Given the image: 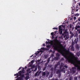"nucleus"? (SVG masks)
Instances as JSON below:
<instances>
[{"label":"nucleus","instance_id":"nucleus-46","mask_svg":"<svg viewBox=\"0 0 80 80\" xmlns=\"http://www.w3.org/2000/svg\"><path fill=\"white\" fill-rule=\"evenodd\" d=\"M17 74H15L14 75V76H17Z\"/></svg>","mask_w":80,"mask_h":80},{"label":"nucleus","instance_id":"nucleus-28","mask_svg":"<svg viewBox=\"0 0 80 80\" xmlns=\"http://www.w3.org/2000/svg\"><path fill=\"white\" fill-rule=\"evenodd\" d=\"M78 31H79V33H80V29H78Z\"/></svg>","mask_w":80,"mask_h":80},{"label":"nucleus","instance_id":"nucleus-9","mask_svg":"<svg viewBox=\"0 0 80 80\" xmlns=\"http://www.w3.org/2000/svg\"><path fill=\"white\" fill-rule=\"evenodd\" d=\"M46 45H50V42L49 41H46Z\"/></svg>","mask_w":80,"mask_h":80},{"label":"nucleus","instance_id":"nucleus-3","mask_svg":"<svg viewBox=\"0 0 80 80\" xmlns=\"http://www.w3.org/2000/svg\"><path fill=\"white\" fill-rule=\"evenodd\" d=\"M62 26H59V32L60 35H61V34H62Z\"/></svg>","mask_w":80,"mask_h":80},{"label":"nucleus","instance_id":"nucleus-30","mask_svg":"<svg viewBox=\"0 0 80 80\" xmlns=\"http://www.w3.org/2000/svg\"><path fill=\"white\" fill-rule=\"evenodd\" d=\"M47 75H49V74H50V73H49V72H47Z\"/></svg>","mask_w":80,"mask_h":80},{"label":"nucleus","instance_id":"nucleus-22","mask_svg":"<svg viewBox=\"0 0 80 80\" xmlns=\"http://www.w3.org/2000/svg\"><path fill=\"white\" fill-rule=\"evenodd\" d=\"M53 34H54V33H53V32H52L51 33V35H52V37H53Z\"/></svg>","mask_w":80,"mask_h":80},{"label":"nucleus","instance_id":"nucleus-36","mask_svg":"<svg viewBox=\"0 0 80 80\" xmlns=\"http://www.w3.org/2000/svg\"><path fill=\"white\" fill-rule=\"evenodd\" d=\"M53 29H54V30H56L57 29V28H53Z\"/></svg>","mask_w":80,"mask_h":80},{"label":"nucleus","instance_id":"nucleus-18","mask_svg":"<svg viewBox=\"0 0 80 80\" xmlns=\"http://www.w3.org/2000/svg\"><path fill=\"white\" fill-rule=\"evenodd\" d=\"M80 52H77L76 54V55L78 56L79 57L80 56Z\"/></svg>","mask_w":80,"mask_h":80},{"label":"nucleus","instance_id":"nucleus-54","mask_svg":"<svg viewBox=\"0 0 80 80\" xmlns=\"http://www.w3.org/2000/svg\"><path fill=\"white\" fill-rule=\"evenodd\" d=\"M49 53H50V50H49Z\"/></svg>","mask_w":80,"mask_h":80},{"label":"nucleus","instance_id":"nucleus-11","mask_svg":"<svg viewBox=\"0 0 80 80\" xmlns=\"http://www.w3.org/2000/svg\"><path fill=\"white\" fill-rule=\"evenodd\" d=\"M30 78V77L29 76H27L25 78V80H28V79H29Z\"/></svg>","mask_w":80,"mask_h":80},{"label":"nucleus","instance_id":"nucleus-50","mask_svg":"<svg viewBox=\"0 0 80 80\" xmlns=\"http://www.w3.org/2000/svg\"><path fill=\"white\" fill-rule=\"evenodd\" d=\"M52 75H53L52 74H51V77H52Z\"/></svg>","mask_w":80,"mask_h":80},{"label":"nucleus","instance_id":"nucleus-32","mask_svg":"<svg viewBox=\"0 0 80 80\" xmlns=\"http://www.w3.org/2000/svg\"><path fill=\"white\" fill-rule=\"evenodd\" d=\"M22 77H24V76H25V75L24 74H22Z\"/></svg>","mask_w":80,"mask_h":80},{"label":"nucleus","instance_id":"nucleus-16","mask_svg":"<svg viewBox=\"0 0 80 80\" xmlns=\"http://www.w3.org/2000/svg\"><path fill=\"white\" fill-rule=\"evenodd\" d=\"M38 70L40 71L41 70V68H40V66L38 65Z\"/></svg>","mask_w":80,"mask_h":80},{"label":"nucleus","instance_id":"nucleus-13","mask_svg":"<svg viewBox=\"0 0 80 80\" xmlns=\"http://www.w3.org/2000/svg\"><path fill=\"white\" fill-rule=\"evenodd\" d=\"M78 42V40L75 39L74 40V43H77Z\"/></svg>","mask_w":80,"mask_h":80},{"label":"nucleus","instance_id":"nucleus-1","mask_svg":"<svg viewBox=\"0 0 80 80\" xmlns=\"http://www.w3.org/2000/svg\"><path fill=\"white\" fill-rule=\"evenodd\" d=\"M64 38H65V40L68 39L69 38V35H68V32L67 31L65 30L63 34Z\"/></svg>","mask_w":80,"mask_h":80},{"label":"nucleus","instance_id":"nucleus-55","mask_svg":"<svg viewBox=\"0 0 80 80\" xmlns=\"http://www.w3.org/2000/svg\"><path fill=\"white\" fill-rule=\"evenodd\" d=\"M78 10L77 9V10H76L77 12V11H78Z\"/></svg>","mask_w":80,"mask_h":80},{"label":"nucleus","instance_id":"nucleus-5","mask_svg":"<svg viewBox=\"0 0 80 80\" xmlns=\"http://www.w3.org/2000/svg\"><path fill=\"white\" fill-rule=\"evenodd\" d=\"M76 71V68H72V70H71V73H74Z\"/></svg>","mask_w":80,"mask_h":80},{"label":"nucleus","instance_id":"nucleus-4","mask_svg":"<svg viewBox=\"0 0 80 80\" xmlns=\"http://www.w3.org/2000/svg\"><path fill=\"white\" fill-rule=\"evenodd\" d=\"M42 73V71H40L39 72V71H37L35 73V77H37V76H39V75H40V73Z\"/></svg>","mask_w":80,"mask_h":80},{"label":"nucleus","instance_id":"nucleus-60","mask_svg":"<svg viewBox=\"0 0 80 80\" xmlns=\"http://www.w3.org/2000/svg\"><path fill=\"white\" fill-rule=\"evenodd\" d=\"M56 80H57V79H56Z\"/></svg>","mask_w":80,"mask_h":80},{"label":"nucleus","instance_id":"nucleus-48","mask_svg":"<svg viewBox=\"0 0 80 80\" xmlns=\"http://www.w3.org/2000/svg\"><path fill=\"white\" fill-rule=\"evenodd\" d=\"M34 80H38V79H35Z\"/></svg>","mask_w":80,"mask_h":80},{"label":"nucleus","instance_id":"nucleus-56","mask_svg":"<svg viewBox=\"0 0 80 80\" xmlns=\"http://www.w3.org/2000/svg\"><path fill=\"white\" fill-rule=\"evenodd\" d=\"M64 59H63V58H62V60H64Z\"/></svg>","mask_w":80,"mask_h":80},{"label":"nucleus","instance_id":"nucleus-31","mask_svg":"<svg viewBox=\"0 0 80 80\" xmlns=\"http://www.w3.org/2000/svg\"><path fill=\"white\" fill-rule=\"evenodd\" d=\"M34 62V61H33V60H32V61H31V63H33Z\"/></svg>","mask_w":80,"mask_h":80},{"label":"nucleus","instance_id":"nucleus-23","mask_svg":"<svg viewBox=\"0 0 80 80\" xmlns=\"http://www.w3.org/2000/svg\"><path fill=\"white\" fill-rule=\"evenodd\" d=\"M37 68H35L34 70V71L35 72V71H37Z\"/></svg>","mask_w":80,"mask_h":80},{"label":"nucleus","instance_id":"nucleus-12","mask_svg":"<svg viewBox=\"0 0 80 80\" xmlns=\"http://www.w3.org/2000/svg\"><path fill=\"white\" fill-rule=\"evenodd\" d=\"M50 58H49L47 60V63H49V62H50Z\"/></svg>","mask_w":80,"mask_h":80},{"label":"nucleus","instance_id":"nucleus-37","mask_svg":"<svg viewBox=\"0 0 80 80\" xmlns=\"http://www.w3.org/2000/svg\"><path fill=\"white\" fill-rule=\"evenodd\" d=\"M76 18L75 17H74V20H76Z\"/></svg>","mask_w":80,"mask_h":80},{"label":"nucleus","instance_id":"nucleus-40","mask_svg":"<svg viewBox=\"0 0 80 80\" xmlns=\"http://www.w3.org/2000/svg\"><path fill=\"white\" fill-rule=\"evenodd\" d=\"M40 53V52L39 51H38V53H36V55L37 54H38V53Z\"/></svg>","mask_w":80,"mask_h":80},{"label":"nucleus","instance_id":"nucleus-57","mask_svg":"<svg viewBox=\"0 0 80 80\" xmlns=\"http://www.w3.org/2000/svg\"><path fill=\"white\" fill-rule=\"evenodd\" d=\"M48 41H49V39H48Z\"/></svg>","mask_w":80,"mask_h":80},{"label":"nucleus","instance_id":"nucleus-52","mask_svg":"<svg viewBox=\"0 0 80 80\" xmlns=\"http://www.w3.org/2000/svg\"><path fill=\"white\" fill-rule=\"evenodd\" d=\"M49 78H50V75H49Z\"/></svg>","mask_w":80,"mask_h":80},{"label":"nucleus","instance_id":"nucleus-44","mask_svg":"<svg viewBox=\"0 0 80 80\" xmlns=\"http://www.w3.org/2000/svg\"><path fill=\"white\" fill-rule=\"evenodd\" d=\"M40 60H37V61L38 62H40Z\"/></svg>","mask_w":80,"mask_h":80},{"label":"nucleus","instance_id":"nucleus-53","mask_svg":"<svg viewBox=\"0 0 80 80\" xmlns=\"http://www.w3.org/2000/svg\"><path fill=\"white\" fill-rule=\"evenodd\" d=\"M79 38H80V35L79 36Z\"/></svg>","mask_w":80,"mask_h":80},{"label":"nucleus","instance_id":"nucleus-41","mask_svg":"<svg viewBox=\"0 0 80 80\" xmlns=\"http://www.w3.org/2000/svg\"><path fill=\"white\" fill-rule=\"evenodd\" d=\"M21 67L19 68L18 69V70H20L21 69Z\"/></svg>","mask_w":80,"mask_h":80},{"label":"nucleus","instance_id":"nucleus-10","mask_svg":"<svg viewBox=\"0 0 80 80\" xmlns=\"http://www.w3.org/2000/svg\"><path fill=\"white\" fill-rule=\"evenodd\" d=\"M76 48L77 50L79 49V46H78V45H77L76 46Z\"/></svg>","mask_w":80,"mask_h":80},{"label":"nucleus","instance_id":"nucleus-61","mask_svg":"<svg viewBox=\"0 0 80 80\" xmlns=\"http://www.w3.org/2000/svg\"><path fill=\"white\" fill-rule=\"evenodd\" d=\"M51 52H52V51H51Z\"/></svg>","mask_w":80,"mask_h":80},{"label":"nucleus","instance_id":"nucleus-29","mask_svg":"<svg viewBox=\"0 0 80 80\" xmlns=\"http://www.w3.org/2000/svg\"><path fill=\"white\" fill-rule=\"evenodd\" d=\"M74 80H77V77H75L74 78Z\"/></svg>","mask_w":80,"mask_h":80},{"label":"nucleus","instance_id":"nucleus-26","mask_svg":"<svg viewBox=\"0 0 80 80\" xmlns=\"http://www.w3.org/2000/svg\"><path fill=\"white\" fill-rule=\"evenodd\" d=\"M75 15L76 16H79V14L77 13Z\"/></svg>","mask_w":80,"mask_h":80},{"label":"nucleus","instance_id":"nucleus-2","mask_svg":"<svg viewBox=\"0 0 80 80\" xmlns=\"http://www.w3.org/2000/svg\"><path fill=\"white\" fill-rule=\"evenodd\" d=\"M24 69L25 68H23V69H22V71H20L18 72V73H19V76H22V73H25V70H24Z\"/></svg>","mask_w":80,"mask_h":80},{"label":"nucleus","instance_id":"nucleus-7","mask_svg":"<svg viewBox=\"0 0 80 80\" xmlns=\"http://www.w3.org/2000/svg\"><path fill=\"white\" fill-rule=\"evenodd\" d=\"M44 57L45 58H47L48 57V55L47 54L46 55H45L44 56Z\"/></svg>","mask_w":80,"mask_h":80},{"label":"nucleus","instance_id":"nucleus-43","mask_svg":"<svg viewBox=\"0 0 80 80\" xmlns=\"http://www.w3.org/2000/svg\"><path fill=\"white\" fill-rule=\"evenodd\" d=\"M78 21H80V17L78 19Z\"/></svg>","mask_w":80,"mask_h":80},{"label":"nucleus","instance_id":"nucleus-42","mask_svg":"<svg viewBox=\"0 0 80 80\" xmlns=\"http://www.w3.org/2000/svg\"><path fill=\"white\" fill-rule=\"evenodd\" d=\"M46 50H47V51H48V50H49V48H46Z\"/></svg>","mask_w":80,"mask_h":80},{"label":"nucleus","instance_id":"nucleus-21","mask_svg":"<svg viewBox=\"0 0 80 80\" xmlns=\"http://www.w3.org/2000/svg\"><path fill=\"white\" fill-rule=\"evenodd\" d=\"M62 71H63L64 73H65V68H63L62 70Z\"/></svg>","mask_w":80,"mask_h":80},{"label":"nucleus","instance_id":"nucleus-58","mask_svg":"<svg viewBox=\"0 0 80 80\" xmlns=\"http://www.w3.org/2000/svg\"><path fill=\"white\" fill-rule=\"evenodd\" d=\"M30 73V72H29V73Z\"/></svg>","mask_w":80,"mask_h":80},{"label":"nucleus","instance_id":"nucleus-59","mask_svg":"<svg viewBox=\"0 0 80 80\" xmlns=\"http://www.w3.org/2000/svg\"><path fill=\"white\" fill-rule=\"evenodd\" d=\"M27 71L28 72V70H27Z\"/></svg>","mask_w":80,"mask_h":80},{"label":"nucleus","instance_id":"nucleus-15","mask_svg":"<svg viewBox=\"0 0 80 80\" xmlns=\"http://www.w3.org/2000/svg\"><path fill=\"white\" fill-rule=\"evenodd\" d=\"M46 74V72H45L42 73V75H43V76H45V75Z\"/></svg>","mask_w":80,"mask_h":80},{"label":"nucleus","instance_id":"nucleus-24","mask_svg":"<svg viewBox=\"0 0 80 80\" xmlns=\"http://www.w3.org/2000/svg\"><path fill=\"white\" fill-rule=\"evenodd\" d=\"M46 69V67H45L43 68V71H44Z\"/></svg>","mask_w":80,"mask_h":80},{"label":"nucleus","instance_id":"nucleus-45","mask_svg":"<svg viewBox=\"0 0 80 80\" xmlns=\"http://www.w3.org/2000/svg\"><path fill=\"white\" fill-rule=\"evenodd\" d=\"M25 69H27V66H26L25 68Z\"/></svg>","mask_w":80,"mask_h":80},{"label":"nucleus","instance_id":"nucleus-27","mask_svg":"<svg viewBox=\"0 0 80 80\" xmlns=\"http://www.w3.org/2000/svg\"><path fill=\"white\" fill-rule=\"evenodd\" d=\"M48 63H47V62L45 64V67H46V66H47V65H48Z\"/></svg>","mask_w":80,"mask_h":80},{"label":"nucleus","instance_id":"nucleus-8","mask_svg":"<svg viewBox=\"0 0 80 80\" xmlns=\"http://www.w3.org/2000/svg\"><path fill=\"white\" fill-rule=\"evenodd\" d=\"M80 28V27L79 26H76L75 27V29H76V30H77V29H78V28Z\"/></svg>","mask_w":80,"mask_h":80},{"label":"nucleus","instance_id":"nucleus-34","mask_svg":"<svg viewBox=\"0 0 80 80\" xmlns=\"http://www.w3.org/2000/svg\"><path fill=\"white\" fill-rule=\"evenodd\" d=\"M64 67H65V68H67L68 67H67V66H65Z\"/></svg>","mask_w":80,"mask_h":80},{"label":"nucleus","instance_id":"nucleus-25","mask_svg":"<svg viewBox=\"0 0 80 80\" xmlns=\"http://www.w3.org/2000/svg\"><path fill=\"white\" fill-rule=\"evenodd\" d=\"M16 75H17V76L16 77V78H18V73H16Z\"/></svg>","mask_w":80,"mask_h":80},{"label":"nucleus","instance_id":"nucleus-33","mask_svg":"<svg viewBox=\"0 0 80 80\" xmlns=\"http://www.w3.org/2000/svg\"><path fill=\"white\" fill-rule=\"evenodd\" d=\"M57 72L59 73H60V70H58L57 71Z\"/></svg>","mask_w":80,"mask_h":80},{"label":"nucleus","instance_id":"nucleus-14","mask_svg":"<svg viewBox=\"0 0 80 80\" xmlns=\"http://www.w3.org/2000/svg\"><path fill=\"white\" fill-rule=\"evenodd\" d=\"M71 50H72V51H74V48L73 47H72L71 48Z\"/></svg>","mask_w":80,"mask_h":80},{"label":"nucleus","instance_id":"nucleus-6","mask_svg":"<svg viewBox=\"0 0 80 80\" xmlns=\"http://www.w3.org/2000/svg\"><path fill=\"white\" fill-rule=\"evenodd\" d=\"M22 80V78L21 77H19L16 79V80Z\"/></svg>","mask_w":80,"mask_h":80},{"label":"nucleus","instance_id":"nucleus-39","mask_svg":"<svg viewBox=\"0 0 80 80\" xmlns=\"http://www.w3.org/2000/svg\"><path fill=\"white\" fill-rule=\"evenodd\" d=\"M71 37H73V33H72V34H71Z\"/></svg>","mask_w":80,"mask_h":80},{"label":"nucleus","instance_id":"nucleus-51","mask_svg":"<svg viewBox=\"0 0 80 80\" xmlns=\"http://www.w3.org/2000/svg\"><path fill=\"white\" fill-rule=\"evenodd\" d=\"M33 56V55H32L30 57H32Z\"/></svg>","mask_w":80,"mask_h":80},{"label":"nucleus","instance_id":"nucleus-49","mask_svg":"<svg viewBox=\"0 0 80 80\" xmlns=\"http://www.w3.org/2000/svg\"><path fill=\"white\" fill-rule=\"evenodd\" d=\"M78 5H79V6H80V3H78Z\"/></svg>","mask_w":80,"mask_h":80},{"label":"nucleus","instance_id":"nucleus-17","mask_svg":"<svg viewBox=\"0 0 80 80\" xmlns=\"http://www.w3.org/2000/svg\"><path fill=\"white\" fill-rule=\"evenodd\" d=\"M41 50H45V48H41Z\"/></svg>","mask_w":80,"mask_h":80},{"label":"nucleus","instance_id":"nucleus-47","mask_svg":"<svg viewBox=\"0 0 80 80\" xmlns=\"http://www.w3.org/2000/svg\"><path fill=\"white\" fill-rule=\"evenodd\" d=\"M70 33L71 35V34H72V33H72V32H70Z\"/></svg>","mask_w":80,"mask_h":80},{"label":"nucleus","instance_id":"nucleus-19","mask_svg":"<svg viewBox=\"0 0 80 80\" xmlns=\"http://www.w3.org/2000/svg\"><path fill=\"white\" fill-rule=\"evenodd\" d=\"M47 48H50V45L47 46Z\"/></svg>","mask_w":80,"mask_h":80},{"label":"nucleus","instance_id":"nucleus-38","mask_svg":"<svg viewBox=\"0 0 80 80\" xmlns=\"http://www.w3.org/2000/svg\"><path fill=\"white\" fill-rule=\"evenodd\" d=\"M56 55L57 56V55H58V56H60V54H59L58 53H57L56 54Z\"/></svg>","mask_w":80,"mask_h":80},{"label":"nucleus","instance_id":"nucleus-35","mask_svg":"<svg viewBox=\"0 0 80 80\" xmlns=\"http://www.w3.org/2000/svg\"><path fill=\"white\" fill-rule=\"evenodd\" d=\"M45 43L43 44L42 45L43 46H45Z\"/></svg>","mask_w":80,"mask_h":80},{"label":"nucleus","instance_id":"nucleus-20","mask_svg":"<svg viewBox=\"0 0 80 80\" xmlns=\"http://www.w3.org/2000/svg\"><path fill=\"white\" fill-rule=\"evenodd\" d=\"M63 64L62 63H61V66L60 67V68H61V67H63Z\"/></svg>","mask_w":80,"mask_h":80}]
</instances>
